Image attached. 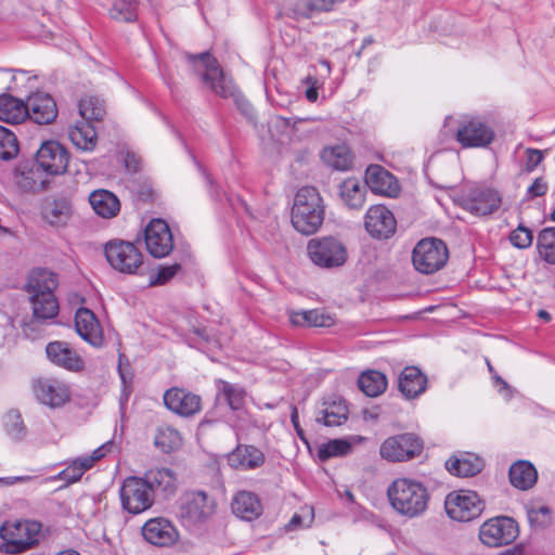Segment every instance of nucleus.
I'll use <instances>...</instances> for the list:
<instances>
[{"label": "nucleus", "instance_id": "52", "mask_svg": "<svg viewBox=\"0 0 555 555\" xmlns=\"http://www.w3.org/2000/svg\"><path fill=\"white\" fill-rule=\"evenodd\" d=\"M138 0H114L111 17L118 22H133L137 18Z\"/></svg>", "mask_w": 555, "mask_h": 555}, {"label": "nucleus", "instance_id": "46", "mask_svg": "<svg viewBox=\"0 0 555 555\" xmlns=\"http://www.w3.org/2000/svg\"><path fill=\"white\" fill-rule=\"evenodd\" d=\"M216 386L218 396L223 398L232 410L237 411L243 408L246 398V390L243 387L222 379L217 380Z\"/></svg>", "mask_w": 555, "mask_h": 555}, {"label": "nucleus", "instance_id": "4", "mask_svg": "<svg viewBox=\"0 0 555 555\" xmlns=\"http://www.w3.org/2000/svg\"><path fill=\"white\" fill-rule=\"evenodd\" d=\"M41 524L35 520H13L2 524V552L21 554L39 542Z\"/></svg>", "mask_w": 555, "mask_h": 555}, {"label": "nucleus", "instance_id": "25", "mask_svg": "<svg viewBox=\"0 0 555 555\" xmlns=\"http://www.w3.org/2000/svg\"><path fill=\"white\" fill-rule=\"evenodd\" d=\"M143 538L156 546H169L178 540V531L166 518L149 519L142 527Z\"/></svg>", "mask_w": 555, "mask_h": 555}, {"label": "nucleus", "instance_id": "60", "mask_svg": "<svg viewBox=\"0 0 555 555\" xmlns=\"http://www.w3.org/2000/svg\"><path fill=\"white\" fill-rule=\"evenodd\" d=\"M547 191V184L542 178H537L532 184L528 188V195L530 197L542 196Z\"/></svg>", "mask_w": 555, "mask_h": 555}, {"label": "nucleus", "instance_id": "29", "mask_svg": "<svg viewBox=\"0 0 555 555\" xmlns=\"http://www.w3.org/2000/svg\"><path fill=\"white\" fill-rule=\"evenodd\" d=\"M228 463L235 469L251 470L264 463V455L261 450L254 446L238 444L229 453Z\"/></svg>", "mask_w": 555, "mask_h": 555}, {"label": "nucleus", "instance_id": "9", "mask_svg": "<svg viewBox=\"0 0 555 555\" xmlns=\"http://www.w3.org/2000/svg\"><path fill=\"white\" fill-rule=\"evenodd\" d=\"M517 522L506 516H498L486 520L479 528V539L489 547L511 544L518 537Z\"/></svg>", "mask_w": 555, "mask_h": 555}, {"label": "nucleus", "instance_id": "2", "mask_svg": "<svg viewBox=\"0 0 555 555\" xmlns=\"http://www.w3.org/2000/svg\"><path fill=\"white\" fill-rule=\"evenodd\" d=\"M323 199L313 186H304L295 195L291 221L295 230L305 235L315 233L324 220Z\"/></svg>", "mask_w": 555, "mask_h": 555}, {"label": "nucleus", "instance_id": "63", "mask_svg": "<svg viewBox=\"0 0 555 555\" xmlns=\"http://www.w3.org/2000/svg\"><path fill=\"white\" fill-rule=\"evenodd\" d=\"M298 411H297V408L296 406H293L292 408V413H291V422L298 435V437L302 440V441H306L305 439V433H304V429L300 427L299 425V420H298Z\"/></svg>", "mask_w": 555, "mask_h": 555}, {"label": "nucleus", "instance_id": "7", "mask_svg": "<svg viewBox=\"0 0 555 555\" xmlns=\"http://www.w3.org/2000/svg\"><path fill=\"white\" fill-rule=\"evenodd\" d=\"M444 508L452 520L468 522L482 514L485 503L475 491L459 490L446 496Z\"/></svg>", "mask_w": 555, "mask_h": 555}, {"label": "nucleus", "instance_id": "49", "mask_svg": "<svg viewBox=\"0 0 555 555\" xmlns=\"http://www.w3.org/2000/svg\"><path fill=\"white\" fill-rule=\"evenodd\" d=\"M2 427L12 441H21L27 436V427L17 410H10L4 414Z\"/></svg>", "mask_w": 555, "mask_h": 555}, {"label": "nucleus", "instance_id": "24", "mask_svg": "<svg viewBox=\"0 0 555 555\" xmlns=\"http://www.w3.org/2000/svg\"><path fill=\"white\" fill-rule=\"evenodd\" d=\"M37 87V77L29 72L2 68V93L26 98Z\"/></svg>", "mask_w": 555, "mask_h": 555}, {"label": "nucleus", "instance_id": "42", "mask_svg": "<svg viewBox=\"0 0 555 555\" xmlns=\"http://www.w3.org/2000/svg\"><path fill=\"white\" fill-rule=\"evenodd\" d=\"M73 210L65 199L54 201L43 208V219L52 227H64L68 223Z\"/></svg>", "mask_w": 555, "mask_h": 555}, {"label": "nucleus", "instance_id": "3", "mask_svg": "<svg viewBox=\"0 0 555 555\" xmlns=\"http://www.w3.org/2000/svg\"><path fill=\"white\" fill-rule=\"evenodd\" d=\"M186 60L202 78L203 82L216 94L228 98L235 95V86L220 68L217 60L208 52L197 55L186 54Z\"/></svg>", "mask_w": 555, "mask_h": 555}, {"label": "nucleus", "instance_id": "12", "mask_svg": "<svg viewBox=\"0 0 555 555\" xmlns=\"http://www.w3.org/2000/svg\"><path fill=\"white\" fill-rule=\"evenodd\" d=\"M35 162L46 176H60L68 168L69 153L59 141L47 140L40 144Z\"/></svg>", "mask_w": 555, "mask_h": 555}, {"label": "nucleus", "instance_id": "39", "mask_svg": "<svg viewBox=\"0 0 555 555\" xmlns=\"http://www.w3.org/2000/svg\"><path fill=\"white\" fill-rule=\"evenodd\" d=\"M336 0H296L288 7V14L296 20L309 18L317 13L332 10Z\"/></svg>", "mask_w": 555, "mask_h": 555}, {"label": "nucleus", "instance_id": "54", "mask_svg": "<svg viewBox=\"0 0 555 555\" xmlns=\"http://www.w3.org/2000/svg\"><path fill=\"white\" fill-rule=\"evenodd\" d=\"M20 152L18 140L11 130L2 127V160H9L17 156Z\"/></svg>", "mask_w": 555, "mask_h": 555}, {"label": "nucleus", "instance_id": "10", "mask_svg": "<svg viewBox=\"0 0 555 555\" xmlns=\"http://www.w3.org/2000/svg\"><path fill=\"white\" fill-rule=\"evenodd\" d=\"M421 439L411 433L400 434L384 440L379 447V455L388 462L409 461L422 452Z\"/></svg>", "mask_w": 555, "mask_h": 555}, {"label": "nucleus", "instance_id": "51", "mask_svg": "<svg viewBox=\"0 0 555 555\" xmlns=\"http://www.w3.org/2000/svg\"><path fill=\"white\" fill-rule=\"evenodd\" d=\"M537 249L541 259L555 264V227L544 228L540 231Z\"/></svg>", "mask_w": 555, "mask_h": 555}, {"label": "nucleus", "instance_id": "23", "mask_svg": "<svg viewBox=\"0 0 555 555\" xmlns=\"http://www.w3.org/2000/svg\"><path fill=\"white\" fill-rule=\"evenodd\" d=\"M164 403L172 412L191 416L201 411V397L181 388H171L164 393Z\"/></svg>", "mask_w": 555, "mask_h": 555}, {"label": "nucleus", "instance_id": "57", "mask_svg": "<svg viewBox=\"0 0 555 555\" xmlns=\"http://www.w3.org/2000/svg\"><path fill=\"white\" fill-rule=\"evenodd\" d=\"M532 231L526 227L519 225L509 234V241L513 246L525 249L532 244Z\"/></svg>", "mask_w": 555, "mask_h": 555}, {"label": "nucleus", "instance_id": "61", "mask_svg": "<svg viewBox=\"0 0 555 555\" xmlns=\"http://www.w3.org/2000/svg\"><path fill=\"white\" fill-rule=\"evenodd\" d=\"M124 164L129 172H137L141 166V158L133 152H127L124 157Z\"/></svg>", "mask_w": 555, "mask_h": 555}, {"label": "nucleus", "instance_id": "48", "mask_svg": "<svg viewBox=\"0 0 555 555\" xmlns=\"http://www.w3.org/2000/svg\"><path fill=\"white\" fill-rule=\"evenodd\" d=\"M78 108L81 118L89 122L101 121L106 114L104 101L94 95L81 99Z\"/></svg>", "mask_w": 555, "mask_h": 555}, {"label": "nucleus", "instance_id": "18", "mask_svg": "<svg viewBox=\"0 0 555 555\" xmlns=\"http://www.w3.org/2000/svg\"><path fill=\"white\" fill-rule=\"evenodd\" d=\"M502 198L496 190L476 188L470 190L462 199L465 210L476 216L492 214L501 205Z\"/></svg>", "mask_w": 555, "mask_h": 555}, {"label": "nucleus", "instance_id": "14", "mask_svg": "<svg viewBox=\"0 0 555 555\" xmlns=\"http://www.w3.org/2000/svg\"><path fill=\"white\" fill-rule=\"evenodd\" d=\"M35 398L51 409L63 406L70 399L69 386L54 377H39L33 382Z\"/></svg>", "mask_w": 555, "mask_h": 555}, {"label": "nucleus", "instance_id": "31", "mask_svg": "<svg viewBox=\"0 0 555 555\" xmlns=\"http://www.w3.org/2000/svg\"><path fill=\"white\" fill-rule=\"evenodd\" d=\"M427 388V377L416 366H406L399 376V390L406 399L420 397Z\"/></svg>", "mask_w": 555, "mask_h": 555}, {"label": "nucleus", "instance_id": "58", "mask_svg": "<svg viewBox=\"0 0 555 555\" xmlns=\"http://www.w3.org/2000/svg\"><path fill=\"white\" fill-rule=\"evenodd\" d=\"M124 359H125V356L120 353L119 354L118 373H119V377H120L121 384H122L121 398H124L125 400H128L129 395H130V385L132 382V374L130 373V371L126 370V367L124 366Z\"/></svg>", "mask_w": 555, "mask_h": 555}, {"label": "nucleus", "instance_id": "15", "mask_svg": "<svg viewBox=\"0 0 555 555\" xmlns=\"http://www.w3.org/2000/svg\"><path fill=\"white\" fill-rule=\"evenodd\" d=\"M144 242L154 258H164L173 249V234L163 219H152L149 222L144 230Z\"/></svg>", "mask_w": 555, "mask_h": 555}, {"label": "nucleus", "instance_id": "64", "mask_svg": "<svg viewBox=\"0 0 555 555\" xmlns=\"http://www.w3.org/2000/svg\"><path fill=\"white\" fill-rule=\"evenodd\" d=\"M304 83L307 86V88H320L323 85V81H320L315 76H307L304 79Z\"/></svg>", "mask_w": 555, "mask_h": 555}, {"label": "nucleus", "instance_id": "56", "mask_svg": "<svg viewBox=\"0 0 555 555\" xmlns=\"http://www.w3.org/2000/svg\"><path fill=\"white\" fill-rule=\"evenodd\" d=\"M181 269L179 263L159 267L157 271L150 276V285H164L169 282Z\"/></svg>", "mask_w": 555, "mask_h": 555}, {"label": "nucleus", "instance_id": "8", "mask_svg": "<svg viewBox=\"0 0 555 555\" xmlns=\"http://www.w3.org/2000/svg\"><path fill=\"white\" fill-rule=\"evenodd\" d=\"M119 499L122 509L132 515H139L154 504L152 490L138 476H129L124 479L119 488Z\"/></svg>", "mask_w": 555, "mask_h": 555}, {"label": "nucleus", "instance_id": "33", "mask_svg": "<svg viewBox=\"0 0 555 555\" xmlns=\"http://www.w3.org/2000/svg\"><path fill=\"white\" fill-rule=\"evenodd\" d=\"M93 211L101 218L111 219L120 211L119 198L111 191L99 189L89 195Z\"/></svg>", "mask_w": 555, "mask_h": 555}, {"label": "nucleus", "instance_id": "44", "mask_svg": "<svg viewBox=\"0 0 555 555\" xmlns=\"http://www.w3.org/2000/svg\"><path fill=\"white\" fill-rule=\"evenodd\" d=\"M57 275L48 270H36L28 281V288L31 295H44L53 293L57 287Z\"/></svg>", "mask_w": 555, "mask_h": 555}, {"label": "nucleus", "instance_id": "38", "mask_svg": "<svg viewBox=\"0 0 555 555\" xmlns=\"http://www.w3.org/2000/svg\"><path fill=\"white\" fill-rule=\"evenodd\" d=\"M321 158L328 167L339 171L349 170L352 166V154L346 144L324 147Z\"/></svg>", "mask_w": 555, "mask_h": 555}, {"label": "nucleus", "instance_id": "45", "mask_svg": "<svg viewBox=\"0 0 555 555\" xmlns=\"http://www.w3.org/2000/svg\"><path fill=\"white\" fill-rule=\"evenodd\" d=\"M359 388L369 397H377L387 388V378L379 371L363 372L358 378Z\"/></svg>", "mask_w": 555, "mask_h": 555}, {"label": "nucleus", "instance_id": "53", "mask_svg": "<svg viewBox=\"0 0 555 555\" xmlns=\"http://www.w3.org/2000/svg\"><path fill=\"white\" fill-rule=\"evenodd\" d=\"M352 449L350 442L343 439H334L320 447L318 455L321 460L348 454Z\"/></svg>", "mask_w": 555, "mask_h": 555}, {"label": "nucleus", "instance_id": "21", "mask_svg": "<svg viewBox=\"0 0 555 555\" xmlns=\"http://www.w3.org/2000/svg\"><path fill=\"white\" fill-rule=\"evenodd\" d=\"M26 98L29 119L38 125H49L55 120L57 106L50 94L36 92Z\"/></svg>", "mask_w": 555, "mask_h": 555}, {"label": "nucleus", "instance_id": "17", "mask_svg": "<svg viewBox=\"0 0 555 555\" xmlns=\"http://www.w3.org/2000/svg\"><path fill=\"white\" fill-rule=\"evenodd\" d=\"M364 228L372 237L386 240L395 234L397 221L386 206L373 205L365 212Z\"/></svg>", "mask_w": 555, "mask_h": 555}, {"label": "nucleus", "instance_id": "27", "mask_svg": "<svg viewBox=\"0 0 555 555\" xmlns=\"http://www.w3.org/2000/svg\"><path fill=\"white\" fill-rule=\"evenodd\" d=\"M152 490L153 496L159 493L165 498L172 495L177 490V476L168 467H152L141 477Z\"/></svg>", "mask_w": 555, "mask_h": 555}, {"label": "nucleus", "instance_id": "59", "mask_svg": "<svg viewBox=\"0 0 555 555\" xmlns=\"http://www.w3.org/2000/svg\"><path fill=\"white\" fill-rule=\"evenodd\" d=\"M526 154H527V164H526L527 170L532 171L543 160V153L540 150L527 149Z\"/></svg>", "mask_w": 555, "mask_h": 555}, {"label": "nucleus", "instance_id": "43", "mask_svg": "<svg viewBox=\"0 0 555 555\" xmlns=\"http://www.w3.org/2000/svg\"><path fill=\"white\" fill-rule=\"evenodd\" d=\"M340 197L351 209H360L365 202V186L354 178L346 179L340 184Z\"/></svg>", "mask_w": 555, "mask_h": 555}, {"label": "nucleus", "instance_id": "36", "mask_svg": "<svg viewBox=\"0 0 555 555\" xmlns=\"http://www.w3.org/2000/svg\"><path fill=\"white\" fill-rule=\"evenodd\" d=\"M483 461L473 453H462L451 456L446 462V468L449 473L457 477H469L481 472Z\"/></svg>", "mask_w": 555, "mask_h": 555}, {"label": "nucleus", "instance_id": "35", "mask_svg": "<svg viewBox=\"0 0 555 555\" xmlns=\"http://www.w3.org/2000/svg\"><path fill=\"white\" fill-rule=\"evenodd\" d=\"M68 138L76 149L92 152L98 144V134L91 122L79 120L68 128Z\"/></svg>", "mask_w": 555, "mask_h": 555}, {"label": "nucleus", "instance_id": "16", "mask_svg": "<svg viewBox=\"0 0 555 555\" xmlns=\"http://www.w3.org/2000/svg\"><path fill=\"white\" fill-rule=\"evenodd\" d=\"M216 509V503L204 491L189 492L181 499L180 516L190 524L208 519Z\"/></svg>", "mask_w": 555, "mask_h": 555}, {"label": "nucleus", "instance_id": "37", "mask_svg": "<svg viewBox=\"0 0 555 555\" xmlns=\"http://www.w3.org/2000/svg\"><path fill=\"white\" fill-rule=\"evenodd\" d=\"M23 98L2 93V122L18 125L28 118L27 103Z\"/></svg>", "mask_w": 555, "mask_h": 555}, {"label": "nucleus", "instance_id": "32", "mask_svg": "<svg viewBox=\"0 0 555 555\" xmlns=\"http://www.w3.org/2000/svg\"><path fill=\"white\" fill-rule=\"evenodd\" d=\"M232 512L243 520L251 521L262 513V506L258 496L250 491H240L231 503Z\"/></svg>", "mask_w": 555, "mask_h": 555}, {"label": "nucleus", "instance_id": "55", "mask_svg": "<svg viewBox=\"0 0 555 555\" xmlns=\"http://www.w3.org/2000/svg\"><path fill=\"white\" fill-rule=\"evenodd\" d=\"M302 514H294L291 520L285 526L286 531H295L302 528H309L314 518L313 507H304Z\"/></svg>", "mask_w": 555, "mask_h": 555}, {"label": "nucleus", "instance_id": "5", "mask_svg": "<svg viewBox=\"0 0 555 555\" xmlns=\"http://www.w3.org/2000/svg\"><path fill=\"white\" fill-rule=\"evenodd\" d=\"M449 253L446 244L435 237L421 240L412 253L414 268L423 274H431L440 270L448 261Z\"/></svg>", "mask_w": 555, "mask_h": 555}, {"label": "nucleus", "instance_id": "50", "mask_svg": "<svg viewBox=\"0 0 555 555\" xmlns=\"http://www.w3.org/2000/svg\"><path fill=\"white\" fill-rule=\"evenodd\" d=\"M528 521L531 527L543 529L552 522V511L538 501H530L525 505Z\"/></svg>", "mask_w": 555, "mask_h": 555}, {"label": "nucleus", "instance_id": "30", "mask_svg": "<svg viewBox=\"0 0 555 555\" xmlns=\"http://www.w3.org/2000/svg\"><path fill=\"white\" fill-rule=\"evenodd\" d=\"M14 183L25 192H41L47 189L49 180L44 172L37 166H20L13 172Z\"/></svg>", "mask_w": 555, "mask_h": 555}, {"label": "nucleus", "instance_id": "22", "mask_svg": "<svg viewBox=\"0 0 555 555\" xmlns=\"http://www.w3.org/2000/svg\"><path fill=\"white\" fill-rule=\"evenodd\" d=\"M51 363L70 372H79L85 366L83 359L65 341H52L46 347Z\"/></svg>", "mask_w": 555, "mask_h": 555}, {"label": "nucleus", "instance_id": "28", "mask_svg": "<svg viewBox=\"0 0 555 555\" xmlns=\"http://www.w3.org/2000/svg\"><path fill=\"white\" fill-rule=\"evenodd\" d=\"M347 418L348 408L346 401L338 396H332L322 403L315 421L324 426L333 427L343 425Z\"/></svg>", "mask_w": 555, "mask_h": 555}, {"label": "nucleus", "instance_id": "6", "mask_svg": "<svg viewBox=\"0 0 555 555\" xmlns=\"http://www.w3.org/2000/svg\"><path fill=\"white\" fill-rule=\"evenodd\" d=\"M104 255L109 266L125 274H134L143 264V255L128 241L111 240L104 245Z\"/></svg>", "mask_w": 555, "mask_h": 555}, {"label": "nucleus", "instance_id": "19", "mask_svg": "<svg viewBox=\"0 0 555 555\" xmlns=\"http://www.w3.org/2000/svg\"><path fill=\"white\" fill-rule=\"evenodd\" d=\"M112 447L113 442L108 441L93 450L91 454L72 460L66 468L57 474L55 479L66 481L67 483L78 481L87 470L92 468L98 461L111 451Z\"/></svg>", "mask_w": 555, "mask_h": 555}, {"label": "nucleus", "instance_id": "20", "mask_svg": "<svg viewBox=\"0 0 555 555\" xmlns=\"http://www.w3.org/2000/svg\"><path fill=\"white\" fill-rule=\"evenodd\" d=\"M365 184L373 193L388 197H396L400 192L397 178L379 165L366 168Z\"/></svg>", "mask_w": 555, "mask_h": 555}, {"label": "nucleus", "instance_id": "40", "mask_svg": "<svg viewBox=\"0 0 555 555\" xmlns=\"http://www.w3.org/2000/svg\"><path fill=\"white\" fill-rule=\"evenodd\" d=\"M511 483L520 490L531 488L538 478L535 467L528 461H518L509 468Z\"/></svg>", "mask_w": 555, "mask_h": 555}, {"label": "nucleus", "instance_id": "34", "mask_svg": "<svg viewBox=\"0 0 555 555\" xmlns=\"http://www.w3.org/2000/svg\"><path fill=\"white\" fill-rule=\"evenodd\" d=\"M288 320L294 326L331 327L335 324L334 317L321 309L289 310Z\"/></svg>", "mask_w": 555, "mask_h": 555}, {"label": "nucleus", "instance_id": "47", "mask_svg": "<svg viewBox=\"0 0 555 555\" xmlns=\"http://www.w3.org/2000/svg\"><path fill=\"white\" fill-rule=\"evenodd\" d=\"M182 443L180 433L171 426L160 425L156 429L154 444L163 452L177 450Z\"/></svg>", "mask_w": 555, "mask_h": 555}, {"label": "nucleus", "instance_id": "13", "mask_svg": "<svg viewBox=\"0 0 555 555\" xmlns=\"http://www.w3.org/2000/svg\"><path fill=\"white\" fill-rule=\"evenodd\" d=\"M455 138L464 149L486 147L494 140L493 129L479 117L461 120Z\"/></svg>", "mask_w": 555, "mask_h": 555}, {"label": "nucleus", "instance_id": "41", "mask_svg": "<svg viewBox=\"0 0 555 555\" xmlns=\"http://www.w3.org/2000/svg\"><path fill=\"white\" fill-rule=\"evenodd\" d=\"M31 307L34 317L37 320L54 319L59 313V301L54 293H46L44 295H31Z\"/></svg>", "mask_w": 555, "mask_h": 555}, {"label": "nucleus", "instance_id": "1", "mask_svg": "<svg viewBox=\"0 0 555 555\" xmlns=\"http://www.w3.org/2000/svg\"><path fill=\"white\" fill-rule=\"evenodd\" d=\"M390 506L401 516L416 518L428 509L430 494L427 487L411 477L396 478L387 489Z\"/></svg>", "mask_w": 555, "mask_h": 555}, {"label": "nucleus", "instance_id": "11", "mask_svg": "<svg viewBox=\"0 0 555 555\" xmlns=\"http://www.w3.org/2000/svg\"><path fill=\"white\" fill-rule=\"evenodd\" d=\"M311 261L321 268H336L347 260L345 246L334 237L311 240L307 246Z\"/></svg>", "mask_w": 555, "mask_h": 555}, {"label": "nucleus", "instance_id": "26", "mask_svg": "<svg viewBox=\"0 0 555 555\" xmlns=\"http://www.w3.org/2000/svg\"><path fill=\"white\" fill-rule=\"evenodd\" d=\"M75 327L78 335L93 347L103 344V331L95 314L87 308H79L75 315Z\"/></svg>", "mask_w": 555, "mask_h": 555}, {"label": "nucleus", "instance_id": "62", "mask_svg": "<svg viewBox=\"0 0 555 555\" xmlns=\"http://www.w3.org/2000/svg\"><path fill=\"white\" fill-rule=\"evenodd\" d=\"M493 378V383H494V386L498 388V391L505 398V399H509L512 398L513 396V390L512 388L509 387V385L503 380L499 375H493L492 376Z\"/></svg>", "mask_w": 555, "mask_h": 555}]
</instances>
